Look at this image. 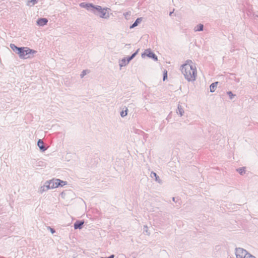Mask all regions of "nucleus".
<instances>
[{"label":"nucleus","mask_w":258,"mask_h":258,"mask_svg":"<svg viewBox=\"0 0 258 258\" xmlns=\"http://www.w3.org/2000/svg\"><path fill=\"white\" fill-rule=\"evenodd\" d=\"M114 255L113 254H112V255H110L108 257H101V258H114Z\"/></svg>","instance_id":"nucleus-29"},{"label":"nucleus","mask_w":258,"mask_h":258,"mask_svg":"<svg viewBox=\"0 0 258 258\" xmlns=\"http://www.w3.org/2000/svg\"><path fill=\"white\" fill-rule=\"evenodd\" d=\"M237 171L240 175H243L245 173V169L243 167L237 169Z\"/></svg>","instance_id":"nucleus-21"},{"label":"nucleus","mask_w":258,"mask_h":258,"mask_svg":"<svg viewBox=\"0 0 258 258\" xmlns=\"http://www.w3.org/2000/svg\"><path fill=\"white\" fill-rule=\"evenodd\" d=\"M10 47L13 50L14 52L18 53V52L20 49V47H17L16 45H15L14 44H10Z\"/></svg>","instance_id":"nucleus-17"},{"label":"nucleus","mask_w":258,"mask_h":258,"mask_svg":"<svg viewBox=\"0 0 258 258\" xmlns=\"http://www.w3.org/2000/svg\"><path fill=\"white\" fill-rule=\"evenodd\" d=\"M227 94L228 95L229 98L230 99H232L233 98V97L235 96V95L233 94L231 91L227 92Z\"/></svg>","instance_id":"nucleus-22"},{"label":"nucleus","mask_w":258,"mask_h":258,"mask_svg":"<svg viewBox=\"0 0 258 258\" xmlns=\"http://www.w3.org/2000/svg\"><path fill=\"white\" fill-rule=\"evenodd\" d=\"M235 254L236 258H246L249 253L242 248L237 247L235 249Z\"/></svg>","instance_id":"nucleus-4"},{"label":"nucleus","mask_w":258,"mask_h":258,"mask_svg":"<svg viewBox=\"0 0 258 258\" xmlns=\"http://www.w3.org/2000/svg\"><path fill=\"white\" fill-rule=\"evenodd\" d=\"M167 78V71L166 70L164 71L163 73V81H165Z\"/></svg>","instance_id":"nucleus-24"},{"label":"nucleus","mask_w":258,"mask_h":258,"mask_svg":"<svg viewBox=\"0 0 258 258\" xmlns=\"http://www.w3.org/2000/svg\"><path fill=\"white\" fill-rule=\"evenodd\" d=\"M142 21V18H138L136 21L133 24L132 26H130V29L133 28L138 25L139 24H140Z\"/></svg>","instance_id":"nucleus-14"},{"label":"nucleus","mask_w":258,"mask_h":258,"mask_svg":"<svg viewBox=\"0 0 258 258\" xmlns=\"http://www.w3.org/2000/svg\"><path fill=\"white\" fill-rule=\"evenodd\" d=\"M48 20L46 18H39L37 21V24L40 26H43L47 24Z\"/></svg>","instance_id":"nucleus-10"},{"label":"nucleus","mask_w":258,"mask_h":258,"mask_svg":"<svg viewBox=\"0 0 258 258\" xmlns=\"http://www.w3.org/2000/svg\"><path fill=\"white\" fill-rule=\"evenodd\" d=\"M36 51L31 49L27 47H20V49L18 52L19 56L21 59H26L29 56L27 55L30 54H34Z\"/></svg>","instance_id":"nucleus-3"},{"label":"nucleus","mask_w":258,"mask_h":258,"mask_svg":"<svg viewBox=\"0 0 258 258\" xmlns=\"http://www.w3.org/2000/svg\"><path fill=\"white\" fill-rule=\"evenodd\" d=\"M84 223V221L83 220H78L76 221L74 224L75 229H81Z\"/></svg>","instance_id":"nucleus-8"},{"label":"nucleus","mask_w":258,"mask_h":258,"mask_svg":"<svg viewBox=\"0 0 258 258\" xmlns=\"http://www.w3.org/2000/svg\"><path fill=\"white\" fill-rule=\"evenodd\" d=\"M184 112V111L182 106L178 104L177 106V109L176 110V113L178 114H179L180 116H182L183 115Z\"/></svg>","instance_id":"nucleus-13"},{"label":"nucleus","mask_w":258,"mask_h":258,"mask_svg":"<svg viewBox=\"0 0 258 258\" xmlns=\"http://www.w3.org/2000/svg\"><path fill=\"white\" fill-rule=\"evenodd\" d=\"M128 63H129V56L120 60L119 62L120 69L121 70L122 67L125 66Z\"/></svg>","instance_id":"nucleus-7"},{"label":"nucleus","mask_w":258,"mask_h":258,"mask_svg":"<svg viewBox=\"0 0 258 258\" xmlns=\"http://www.w3.org/2000/svg\"><path fill=\"white\" fill-rule=\"evenodd\" d=\"M121 111L120 112V116L123 117L127 115L128 112V108L126 106H124L121 109Z\"/></svg>","instance_id":"nucleus-12"},{"label":"nucleus","mask_w":258,"mask_h":258,"mask_svg":"<svg viewBox=\"0 0 258 258\" xmlns=\"http://www.w3.org/2000/svg\"><path fill=\"white\" fill-rule=\"evenodd\" d=\"M172 200H173V201H175V198H172Z\"/></svg>","instance_id":"nucleus-32"},{"label":"nucleus","mask_w":258,"mask_h":258,"mask_svg":"<svg viewBox=\"0 0 258 258\" xmlns=\"http://www.w3.org/2000/svg\"><path fill=\"white\" fill-rule=\"evenodd\" d=\"M37 146L39 147L40 150L42 152H44L47 150V148L44 145V143L41 139H39L38 141Z\"/></svg>","instance_id":"nucleus-9"},{"label":"nucleus","mask_w":258,"mask_h":258,"mask_svg":"<svg viewBox=\"0 0 258 258\" xmlns=\"http://www.w3.org/2000/svg\"><path fill=\"white\" fill-rule=\"evenodd\" d=\"M143 233L145 234L146 235L148 236H149L150 235V232L148 230V227L147 226V225H144L143 226Z\"/></svg>","instance_id":"nucleus-19"},{"label":"nucleus","mask_w":258,"mask_h":258,"mask_svg":"<svg viewBox=\"0 0 258 258\" xmlns=\"http://www.w3.org/2000/svg\"><path fill=\"white\" fill-rule=\"evenodd\" d=\"M136 53L137 52H135L134 54H133L131 56H130V60L135 57V55L136 54Z\"/></svg>","instance_id":"nucleus-28"},{"label":"nucleus","mask_w":258,"mask_h":258,"mask_svg":"<svg viewBox=\"0 0 258 258\" xmlns=\"http://www.w3.org/2000/svg\"><path fill=\"white\" fill-rule=\"evenodd\" d=\"M173 11H172V12H170L169 13V16H171L172 15V14H173Z\"/></svg>","instance_id":"nucleus-31"},{"label":"nucleus","mask_w":258,"mask_h":258,"mask_svg":"<svg viewBox=\"0 0 258 258\" xmlns=\"http://www.w3.org/2000/svg\"><path fill=\"white\" fill-rule=\"evenodd\" d=\"M61 181L62 182V183H60V185H59L60 186L62 187L63 186L67 184L66 181H62V180H61Z\"/></svg>","instance_id":"nucleus-26"},{"label":"nucleus","mask_w":258,"mask_h":258,"mask_svg":"<svg viewBox=\"0 0 258 258\" xmlns=\"http://www.w3.org/2000/svg\"><path fill=\"white\" fill-rule=\"evenodd\" d=\"M124 16L125 17V19H127V15H128V12H126L125 13H124Z\"/></svg>","instance_id":"nucleus-30"},{"label":"nucleus","mask_w":258,"mask_h":258,"mask_svg":"<svg viewBox=\"0 0 258 258\" xmlns=\"http://www.w3.org/2000/svg\"><path fill=\"white\" fill-rule=\"evenodd\" d=\"M151 175H153L155 177V180L157 181L158 183H161V180L160 179L159 177L157 175V174L155 172H152L151 173Z\"/></svg>","instance_id":"nucleus-20"},{"label":"nucleus","mask_w":258,"mask_h":258,"mask_svg":"<svg viewBox=\"0 0 258 258\" xmlns=\"http://www.w3.org/2000/svg\"><path fill=\"white\" fill-rule=\"evenodd\" d=\"M46 181L47 184L49 186L50 189L56 188L59 186L60 183H62L60 179L55 178Z\"/></svg>","instance_id":"nucleus-5"},{"label":"nucleus","mask_w":258,"mask_h":258,"mask_svg":"<svg viewBox=\"0 0 258 258\" xmlns=\"http://www.w3.org/2000/svg\"><path fill=\"white\" fill-rule=\"evenodd\" d=\"M89 73L88 70H83L82 73L80 75V77L81 78H83L87 73Z\"/></svg>","instance_id":"nucleus-23"},{"label":"nucleus","mask_w":258,"mask_h":258,"mask_svg":"<svg viewBox=\"0 0 258 258\" xmlns=\"http://www.w3.org/2000/svg\"><path fill=\"white\" fill-rule=\"evenodd\" d=\"M47 229H49L50 230V231L51 232V233L52 234H53L55 233V231L54 229L52 228L51 227L48 226L47 227Z\"/></svg>","instance_id":"nucleus-25"},{"label":"nucleus","mask_w":258,"mask_h":258,"mask_svg":"<svg viewBox=\"0 0 258 258\" xmlns=\"http://www.w3.org/2000/svg\"><path fill=\"white\" fill-rule=\"evenodd\" d=\"M203 28H204V26L202 24H199L198 25H197L195 28H194V30L195 32H197V31H201L203 30Z\"/></svg>","instance_id":"nucleus-18"},{"label":"nucleus","mask_w":258,"mask_h":258,"mask_svg":"<svg viewBox=\"0 0 258 258\" xmlns=\"http://www.w3.org/2000/svg\"><path fill=\"white\" fill-rule=\"evenodd\" d=\"M49 189H50L49 186L47 184V181H46L44 184L39 188V192L40 194H42L43 192L48 190Z\"/></svg>","instance_id":"nucleus-11"},{"label":"nucleus","mask_w":258,"mask_h":258,"mask_svg":"<svg viewBox=\"0 0 258 258\" xmlns=\"http://www.w3.org/2000/svg\"><path fill=\"white\" fill-rule=\"evenodd\" d=\"M79 5L81 8L86 9L100 18L107 19L109 17V13L107 12V9L102 8L100 6H95L91 3H81Z\"/></svg>","instance_id":"nucleus-2"},{"label":"nucleus","mask_w":258,"mask_h":258,"mask_svg":"<svg viewBox=\"0 0 258 258\" xmlns=\"http://www.w3.org/2000/svg\"><path fill=\"white\" fill-rule=\"evenodd\" d=\"M246 258H256V257H254V256L252 255L250 253H249V254H248L247 257H246Z\"/></svg>","instance_id":"nucleus-27"},{"label":"nucleus","mask_w":258,"mask_h":258,"mask_svg":"<svg viewBox=\"0 0 258 258\" xmlns=\"http://www.w3.org/2000/svg\"><path fill=\"white\" fill-rule=\"evenodd\" d=\"M218 84V82H216L215 83H212L210 86V89L211 92H215L216 88H217V85Z\"/></svg>","instance_id":"nucleus-15"},{"label":"nucleus","mask_w":258,"mask_h":258,"mask_svg":"<svg viewBox=\"0 0 258 258\" xmlns=\"http://www.w3.org/2000/svg\"><path fill=\"white\" fill-rule=\"evenodd\" d=\"M38 0H27V5L30 7H32L37 4Z\"/></svg>","instance_id":"nucleus-16"},{"label":"nucleus","mask_w":258,"mask_h":258,"mask_svg":"<svg viewBox=\"0 0 258 258\" xmlns=\"http://www.w3.org/2000/svg\"><path fill=\"white\" fill-rule=\"evenodd\" d=\"M143 55H146L149 57L152 58L155 60H157V56L149 49L146 50L145 52L142 54V56Z\"/></svg>","instance_id":"nucleus-6"},{"label":"nucleus","mask_w":258,"mask_h":258,"mask_svg":"<svg viewBox=\"0 0 258 258\" xmlns=\"http://www.w3.org/2000/svg\"><path fill=\"white\" fill-rule=\"evenodd\" d=\"M180 70L185 79L188 82L195 81L197 76V68L191 60H187L181 66Z\"/></svg>","instance_id":"nucleus-1"}]
</instances>
